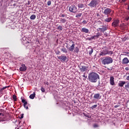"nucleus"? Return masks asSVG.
I'll return each instance as SVG.
<instances>
[{
	"instance_id": "f257e3e1",
	"label": "nucleus",
	"mask_w": 129,
	"mask_h": 129,
	"mask_svg": "<svg viewBox=\"0 0 129 129\" xmlns=\"http://www.w3.org/2000/svg\"><path fill=\"white\" fill-rule=\"evenodd\" d=\"M98 79H99V75L97 73L92 72L89 74L88 80L90 82H92V83H96V82H97Z\"/></svg>"
},
{
	"instance_id": "f03ea898",
	"label": "nucleus",
	"mask_w": 129,
	"mask_h": 129,
	"mask_svg": "<svg viewBox=\"0 0 129 129\" xmlns=\"http://www.w3.org/2000/svg\"><path fill=\"white\" fill-rule=\"evenodd\" d=\"M112 62H113L112 58L109 56L104 57L102 60L103 65H108V64H111Z\"/></svg>"
},
{
	"instance_id": "7ed1b4c3",
	"label": "nucleus",
	"mask_w": 129,
	"mask_h": 129,
	"mask_svg": "<svg viewBox=\"0 0 129 129\" xmlns=\"http://www.w3.org/2000/svg\"><path fill=\"white\" fill-rule=\"evenodd\" d=\"M100 0H92L91 2L88 5L90 8H96L97 5H99Z\"/></svg>"
},
{
	"instance_id": "20e7f679",
	"label": "nucleus",
	"mask_w": 129,
	"mask_h": 129,
	"mask_svg": "<svg viewBox=\"0 0 129 129\" xmlns=\"http://www.w3.org/2000/svg\"><path fill=\"white\" fill-rule=\"evenodd\" d=\"M69 43L72 45H70V47H69V51L70 52H73V51H74V49L75 48V42H74V41L73 40H70Z\"/></svg>"
},
{
	"instance_id": "39448f33",
	"label": "nucleus",
	"mask_w": 129,
	"mask_h": 129,
	"mask_svg": "<svg viewBox=\"0 0 129 129\" xmlns=\"http://www.w3.org/2000/svg\"><path fill=\"white\" fill-rule=\"evenodd\" d=\"M69 11L71 13H77V7L75 5H72L69 7Z\"/></svg>"
},
{
	"instance_id": "423d86ee",
	"label": "nucleus",
	"mask_w": 129,
	"mask_h": 129,
	"mask_svg": "<svg viewBox=\"0 0 129 129\" xmlns=\"http://www.w3.org/2000/svg\"><path fill=\"white\" fill-rule=\"evenodd\" d=\"M108 51L107 47H105L104 49L100 53V56H105V55H107Z\"/></svg>"
},
{
	"instance_id": "0eeeda50",
	"label": "nucleus",
	"mask_w": 129,
	"mask_h": 129,
	"mask_svg": "<svg viewBox=\"0 0 129 129\" xmlns=\"http://www.w3.org/2000/svg\"><path fill=\"white\" fill-rule=\"evenodd\" d=\"M79 67L81 72H85V71H87L88 69V67H86L85 66L80 65Z\"/></svg>"
},
{
	"instance_id": "6e6552de",
	"label": "nucleus",
	"mask_w": 129,
	"mask_h": 129,
	"mask_svg": "<svg viewBox=\"0 0 129 129\" xmlns=\"http://www.w3.org/2000/svg\"><path fill=\"white\" fill-rule=\"evenodd\" d=\"M119 25V20H115L112 23V27H114V28H116V27H118Z\"/></svg>"
},
{
	"instance_id": "1a4fd4ad",
	"label": "nucleus",
	"mask_w": 129,
	"mask_h": 129,
	"mask_svg": "<svg viewBox=\"0 0 129 129\" xmlns=\"http://www.w3.org/2000/svg\"><path fill=\"white\" fill-rule=\"evenodd\" d=\"M111 13V9L109 8H106L105 10H104V11L103 12V13L105 16H108Z\"/></svg>"
},
{
	"instance_id": "9d476101",
	"label": "nucleus",
	"mask_w": 129,
	"mask_h": 129,
	"mask_svg": "<svg viewBox=\"0 0 129 129\" xmlns=\"http://www.w3.org/2000/svg\"><path fill=\"white\" fill-rule=\"evenodd\" d=\"M58 59L60 60L61 62H65L67 59V56H63V55H60L59 56H57Z\"/></svg>"
},
{
	"instance_id": "9b49d317",
	"label": "nucleus",
	"mask_w": 129,
	"mask_h": 129,
	"mask_svg": "<svg viewBox=\"0 0 129 129\" xmlns=\"http://www.w3.org/2000/svg\"><path fill=\"white\" fill-rule=\"evenodd\" d=\"M21 101H22V103H24L23 105H24L25 108H26V109H28V106H27V104H28V102H27V101H26L25 99L23 98V97H21Z\"/></svg>"
},
{
	"instance_id": "f8f14e48",
	"label": "nucleus",
	"mask_w": 129,
	"mask_h": 129,
	"mask_svg": "<svg viewBox=\"0 0 129 129\" xmlns=\"http://www.w3.org/2000/svg\"><path fill=\"white\" fill-rule=\"evenodd\" d=\"M19 70L21 72L26 71L27 70V67H26L25 64H21V67L20 68Z\"/></svg>"
},
{
	"instance_id": "ddd939ff",
	"label": "nucleus",
	"mask_w": 129,
	"mask_h": 129,
	"mask_svg": "<svg viewBox=\"0 0 129 129\" xmlns=\"http://www.w3.org/2000/svg\"><path fill=\"white\" fill-rule=\"evenodd\" d=\"M110 85H115V83L114 82V78L113 77H110Z\"/></svg>"
},
{
	"instance_id": "4468645a",
	"label": "nucleus",
	"mask_w": 129,
	"mask_h": 129,
	"mask_svg": "<svg viewBox=\"0 0 129 129\" xmlns=\"http://www.w3.org/2000/svg\"><path fill=\"white\" fill-rule=\"evenodd\" d=\"M101 36V34L100 33L98 32L96 35L92 36L93 40H97L98 38H99Z\"/></svg>"
},
{
	"instance_id": "2eb2a0df",
	"label": "nucleus",
	"mask_w": 129,
	"mask_h": 129,
	"mask_svg": "<svg viewBox=\"0 0 129 129\" xmlns=\"http://www.w3.org/2000/svg\"><path fill=\"white\" fill-rule=\"evenodd\" d=\"M129 63V60L127 57H124L122 60V63L124 64H128Z\"/></svg>"
},
{
	"instance_id": "dca6fc26",
	"label": "nucleus",
	"mask_w": 129,
	"mask_h": 129,
	"mask_svg": "<svg viewBox=\"0 0 129 129\" xmlns=\"http://www.w3.org/2000/svg\"><path fill=\"white\" fill-rule=\"evenodd\" d=\"M81 32L82 33H85L86 34H88L89 33V29L86 28H82Z\"/></svg>"
},
{
	"instance_id": "f3484780",
	"label": "nucleus",
	"mask_w": 129,
	"mask_h": 129,
	"mask_svg": "<svg viewBox=\"0 0 129 129\" xmlns=\"http://www.w3.org/2000/svg\"><path fill=\"white\" fill-rule=\"evenodd\" d=\"M94 98L95 99H100L101 98V95L100 93H96L94 95Z\"/></svg>"
},
{
	"instance_id": "a211bd4d",
	"label": "nucleus",
	"mask_w": 129,
	"mask_h": 129,
	"mask_svg": "<svg viewBox=\"0 0 129 129\" xmlns=\"http://www.w3.org/2000/svg\"><path fill=\"white\" fill-rule=\"evenodd\" d=\"M102 33H104V32H105V31H107V29H108V25H105V26H102Z\"/></svg>"
},
{
	"instance_id": "6ab92c4d",
	"label": "nucleus",
	"mask_w": 129,
	"mask_h": 129,
	"mask_svg": "<svg viewBox=\"0 0 129 129\" xmlns=\"http://www.w3.org/2000/svg\"><path fill=\"white\" fill-rule=\"evenodd\" d=\"M125 81H120L119 83H118V86L120 87H123V85L125 84Z\"/></svg>"
},
{
	"instance_id": "aec40b11",
	"label": "nucleus",
	"mask_w": 129,
	"mask_h": 129,
	"mask_svg": "<svg viewBox=\"0 0 129 129\" xmlns=\"http://www.w3.org/2000/svg\"><path fill=\"white\" fill-rule=\"evenodd\" d=\"M60 24H65L66 22H67V20L64 18H60Z\"/></svg>"
},
{
	"instance_id": "412c9836",
	"label": "nucleus",
	"mask_w": 129,
	"mask_h": 129,
	"mask_svg": "<svg viewBox=\"0 0 129 129\" xmlns=\"http://www.w3.org/2000/svg\"><path fill=\"white\" fill-rule=\"evenodd\" d=\"M111 20H112V18H111V17L110 18H106L105 19H104V22H105L106 23H109L111 22Z\"/></svg>"
},
{
	"instance_id": "4be33fe9",
	"label": "nucleus",
	"mask_w": 129,
	"mask_h": 129,
	"mask_svg": "<svg viewBox=\"0 0 129 129\" xmlns=\"http://www.w3.org/2000/svg\"><path fill=\"white\" fill-rule=\"evenodd\" d=\"M9 87H10L9 86H5L1 89H0V93H3V92L4 91V90H5V89H7V88H9Z\"/></svg>"
},
{
	"instance_id": "5701e85b",
	"label": "nucleus",
	"mask_w": 129,
	"mask_h": 129,
	"mask_svg": "<svg viewBox=\"0 0 129 129\" xmlns=\"http://www.w3.org/2000/svg\"><path fill=\"white\" fill-rule=\"evenodd\" d=\"M121 55H122L123 56H129V52L128 51H123L122 54Z\"/></svg>"
},
{
	"instance_id": "b1692460",
	"label": "nucleus",
	"mask_w": 129,
	"mask_h": 129,
	"mask_svg": "<svg viewBox=\"0 0 129 129\" xmlns=\"http://www.w3.org/2000/svg\"><path fill=\"white\" fill-rule=\"evenodd\" d=\"M78 7L79 9H83V8H84V7H85V6H84V4H79L78 5Z\"/></svg>"
},
{
	"instance_id": "393cba45",
	"label": "nucleus",
	"mask_w": 129,
	"mask_h": 129,
	"mask_svg": "<svg viewBox=\"0 0 129 129\" xmlns=\"http://www.w3.org/2000/svg\"><path fill=\"white\" fill-rule=\"evenodd\" d=\"M35 96H36V94L34 93L33 94H31L29 96V98L31 99H34V98H35Z\"/></svg>"
},
{
	"instance_id": "a878e982",
	"label": "nucleus",
	"mask_w": 129,
	"mask_h": 129,
	"mask_svg": "<svg viewBox=\"0 0 129 129\" xmlns=\"http://www.w3.org/2000/svg\"><path fill=\"white\" fill-rule=\"evenodd\" d=\"M62 52H63V53H65L66 54L67 53V49H66V48H65V47H63L61 49Z\"/></svg>"
},
{
	"instance_id": "bb28decb",
	"label": "nucleus",
	"mask_w": 129,
	"mask_h": 129,
	"mask_svg": "<svg viewBox=\"0 0 129 129\" xmlns=\"http://www.w3.org/2000/svg\"><path fill=\"white\" fill-rule=\"evenodd\" d=\"M75 53H79V48L78 47H75L74 49Z\"/></svg>"
},
{
	"instance_id": "cd10ccee",
	"label": "nucleus",
	"mask_w": 129,
	"mask_h": 129,
	"mask_svg": "<svg viewBox=\"0 0 129 129\" xmlns=\"http://www.w3.org/2000/svg\"><path fill=\"white\" fill-rule=\"evenodd\" d=\"M90 49H91V50L89 51V55H92V53H93V48H90Z\"/></svg>"
},
{
	"instance_id": "c85d7f7f",
	"label": "nucleus",
	"mask_w": 129,
	"mask_h": 129,
	"mask_svg": "<svg viewBox=\"0 0 129 129\" xmlns=\"http://www.w3.org/2000/svg\"><path fill=\"white\" fill-rule=\"evenodd\" d=\"M125 76H126V80H127V81H129V73H126L125 74Z\"/></svg>"
},
{
	"instance_id": "c756f323",
	"label": "nucleus",
	"mask_w": 129,
	"mask_h": 129,
	"mask_svg": "<svg viewBox=\"0 0 129 129\" xmlns=\"http://www.w3.org/2000/svg\"><path fill=\"white\" fill-rule=\"evenodd\" d=\"M82 16V13H79L76 15V18H81Z\"/></svg>"
},
{
	"instance_id": "7c9ffc66",
	"label": "nucleus",
	"mask_w": 129,
	"mask_h": 129,
	"mask_svg": "<svg viewBox=\"0 0 129 129\" xmlns=\"http://www.w3.org/2000/svg\"><path fill=\"white\" fill-rule=\"evenodd\" d=\"M57 30H59L60 31H62V30H63V27H62V26L59 25L57 27Z\"/></svg>"
},
{
	"instance_id": "2f4dec72",
	"label": "nucleus",
	"mask_w": 129,
	"mask_h": 129,
	"mask_svg": "<svg viewBox=\"0 0 129 129\" xmlns=\"http://www.w3.org/2000/svg\"><path fill=\"white\" fill-rule=\"evenodd\" d=\"M36 19V16L35 15H32L30 17V19L31 20H35Z\"/></svg>"
},
{
	"instance_id": "473e14b6",
	"label": "nucleus",
	"mask_w": 129,
	"mask_h": 129,
	"mask_svg": "<svg viewBox=\"0 0 129 129\" xmlns=\"http://www.w3.org/2000/svg\"><path fill=\"white\" fill-rule=\"evenodd\" d=\"M13 98L14 99V101H17V95H13Z\"/></svg>"
},
{
	"instance_id": "72a5a7b5",
	"label": "nucleus",
	"mask_w": 129,
	"mask_h": 129,
	"mask_svg": "<svg viewBox=\"0 0 129 129\" xmlns=\"http://www.w3.org/2000/svg\"><path fill=\"white\" fill-rule=\"evenodd\" d=\"M117 2H118V3H120L121 4V3H125V2H126L127 0H117Z\"/></svg>"
},
{
	"instance_id": "f704fd0d",
	"label": "nucleus",
	"mask_w": 129,
	"mask_h": 129,
	"mask_svg": "<svg viewBox=\"0 0 129 129\" xmlns=\"http://www.w3.org/2000/svg\"><path fill=\"white\" fill-rule=\"evenodd\" d=\"M112 54H113V51L108 50L107 55H112Z\"/></svg>"
},
{
	"instance_id": "c9c22d12",
	"label": "nucleus",
	"mask_w": 129,
	"mask_h": 129,
	"mask_svg": "<svg viewBox=\"0 0 129 129\" xmlns=\"http://www.w3.org/2000/svg\"><path fill=\"white\" fill-rule=\"evenodd\" d=\"M97 106V104H95V105H93V106L91 107V108L92 109H94V108H96Z\"/></svg>"
},
{
	"instance_id": "e433bc0d",
	"label": "nucleus",
	"mask_w": 129,
	"mask_h": 129,
	"mask_svg": "<svg viewBox=\"0 0 129 129\" xmlns=\"http://www.w3.org/2000/svg\"><path fill=\"white\" fill-rule=\"evenodd\" d=\"M82 23L83 25H86L88 23V21L84 20Z\"/></svg>"
},
{
	"instance_id": "4c0bfd02",
	"label": "nucleus",
	"mask_w": 129,
	"mask_h": 129,
	"mask_svg": "<svg viewBox=\"0 0 129 129\" xmlns=\"http://www.w3.org/2000/svg\"><path fill=\"white\" fill-rule=\"evenodd\" d=\"M127 39H128L127 37H124L122 39V42H125V41H126V40H127Z\"/></svg>"
},
{
	"instance_id": "58836bf2",
	"label": "nucleus",
	"mask_w": 129,
	"mask_h": 129,
	"mask_svg": "<svg viewBox=\"0 0 129 129\" xmlns=\"http://www.w3.org/2000/svg\"><path fill=\"white\" fill-rule=\"evenodd\" d=\"M97 31L98 32H99V31H100V32H102V28H98L97 29Z\"/></svg>"
},
{
	"instance_id": "ea45409f",
	"label": "nucleus",
	"mask_w": 129,
	"mask_h": 129,
	"mask_svg": "<svg viewBox=\"0 0 129 129\" xmlns=\"http://www.w3.org/2000/svg\"><path fill=\"white\" fill-rule=\"evenodd\" d=\"M125 88L126 89L127 88H129V82L125 85Z\"/></svg>"
},
{
	"instance_id": "a19ab883",
	"label": "nucleus",
	"mask_w": 129,
	"mask_h": 129,
	"mask_svg": "<svg viewBox=\"0 0 129 129\" xmlns=\"http://www.w3.org/2000/svg\"><path fill=\"white\" fill-rule=\"evenodd\" d=\"M88 40H89V41H91V40H93V36H92L91 37H88Z\"/></svg>"
},
{
	"instance_id": "79ce46f5",
	"label": "nucleus",
	"mask_w": 129,
	"mask_h": 129,
	"mask_svg": "<svg viewBox=\"0 0 129 129\" xmlns=\"http://www.w3.org/2000/svg\"><path fill=\"white\" fill-rule=\"evenodd\" d=\"M59 17H60L61 18H65V15L60 14Z\"/></svg>"
},
{
	"instance_id": "37998d69",
	"label": "nucleus",
	"mask_w": 129,
	"mask_h": 129,
	"mask_svg": "<svg viewBox=\"0 0 129 129\" xmlns=\"http://www.w3.org/2000/svg\"><path fill=\"white\" fill-rule=\"evenodd\" d=\"M41 91H42V92H45V88H44L43 87H41Z\"/></svg>"
},
{
	"instance_id": "c03bdc74",
	"label": "nucleus",
	"mask_w": 129,
	"mask_h": 129,
	"mask_svg": "<svg viewBox=\"0 0 129 129\" xmlns=\"http://www.w3.org/2000/svg\"><path fill=\"white\" fill-rule=\"evenodd\" d=\"M51 4V1L47 2V6H50Z\"/></svg>"
},
{
	"instance_id": "a18cd8bd",
	"label": "nucleus",
	"mask_w": 129,
	"mask_h": 129,
	"mask_svg": "<svg viewBox=\"0 0 129 129\" xmlns=\"http://www.w3.org/2000/svg\"><path fill=\"white\" fill-rule=\"evenodd\" d=\"M22 118H24V113L22 114L21 117H20V119H22Z\"/></svg>"
},
{
	"instance_id": "49530a36",
	"label": "nucleus",
	"mask_w": 129,
	"mask_h": 129,
	"mask_svg": "<svg viewBox=\"0 0 129 129\" xmlns=\"http://www.w3.org/2000/svg\"><path fill=\"white\" fill-rule=\"evenodd\" d=\"M94 127H98V125L97 124H94L93 125Z\"/></svg>"
},
{
	"instance_id": "de8ad7c7",
	"label": "nucleus",
	"mask_w": 129,
	"mask_h": 129,
	"mask_svg": "<svg viewBox=\"0 0 129 129\" xmlns=\"http://www.w3.org/2000/svg\"><path fill=\"white\" fill-rule=\"evenodd\" d=\"M83 77H84V78H87V76L85 75V73H84V75H83Z\"/></svg>"
},
{
	"instance_id": "09e8293b",
	"label": "nucleus",
	"mask_w": 129,
	"mask_h": 129,
	"mask_svg": "<svg viewBox=\"0 0 129 129\" xmlns=\"http://www.w3.org/2000/svg\"><path fill=\"white\" fill-rule=\"evenodd\" d=\"M120 105H116L114 106L115 108H117V107H119Z\"/></svg>"
},
{
	"instance_id": "8fccbe9b",
	"label": "nucleus",
	"mask_w": 129,
	"mask_h": 129,
	"mask_svg": "<svg viewBox=\"0 0 129 129\" xmlns=\"http://www.w3.org/2000/svg\"><path fill=\"white\" fill-rule=\"evenodd\" d=\"M85 116H86L87 117H90L89 114H84Z\"/></svg>"
},
{
	"instance_id": "3c124183",
	"label": "nucleus",
	"mask_w": 129,
	"mask_h": 129,
	"mask_svg": "<svg viewBox=\"0 0 129 129\" xmlns=\"http://www.w3.org/2000/svg\"><path fill=\"white\" fill-rule=\"evenodd\" d=\"M125 21H126V22H127V21H128V20H129V18L127 17H126L125 18Z\"/></svg>"
},
{
	"instance_id": "603ef678",
	"label": "nucleus",
	"mask_w": 129,
	"mask_h": 129,
	"mask_svg": "<svg viewBox=\"0 0 129 129\" xmlns=\"http://www.w3.org/2000/svg\"><path fill=\"white\" fill-rule=\"evenodd\" d=\"M125 70H126V71H129V68H128V67H126V68H125Z\"/></svg>"
},
{
	"instance_id": "864d4df0",
	"label": "nucleus",
	"mask_w": 129,
	"mask_h": 129,
	"mask_svg": "<svg viewBox=\"0 0 129 129\" xmlns=\"http://www.w3.org/2000/svg\"><path fill=\"white\" fill-rule=\"evenodd\" d=\"M4 110L3 109H0V112H4Z\"/></svg>"
},
{
	"instance_id": "5fc2aeb1",
	"label": "nucleus",
	"mask_w": 129,
	"mask_h": 129,
	"mask_svg": "<svg viewBox=\"0 0 129 129\" xmlns=\"http://www.w3.org/2000/svg\"><path fill=\"white\" fill-rule=\"evenodd\" d=\"M104 9H105V7H103V8H102V12H103V10H104Z\"/></svg>"
},
{
	"instance_id": "6e6d98bb",
	"label": "nucleus",
	"mask_w": 129,
	"mask_h": 129,
	"mask_svg": "<svg viewBox=\"0 0 129 129\" xmlns=\"http://www.w3.org/2000/svg\"><path fill=\"white\" fill-rule=\"evenodd\" d=\"M0 115H3L4 116V114L0 113Z\"/></svg>"
},
{
	"instance_id": "4d7b16f0",
	"label": "nucleus",
	"mask_w": 129,
	"mask_h": 129,
	"mask_svg": "<svg viewBox=\"0 0 129 129\" xmlns=\"http://www.w3.org/2000/svg\"><path fill=\"white\" fill-rule=\"evenodd\" d=\"M127 10H129V5L128 6Z\"/></svg>"
},
{
	"instance_id": "13d9d810",
	"label": "nucleus",
	"mask_w": 129,
	"mask_h": 129,
	"mask_svg": "<svg viewBox=\"0 0 129 129\" xmlns=\"http://www.w3.org/2000/svg\"><path fill=\"white\" fill-rule=\"evenodd\" d=\"M59 53H60V51H58V52H57V54H59Z\"/></svg>"
}]
</instances>
